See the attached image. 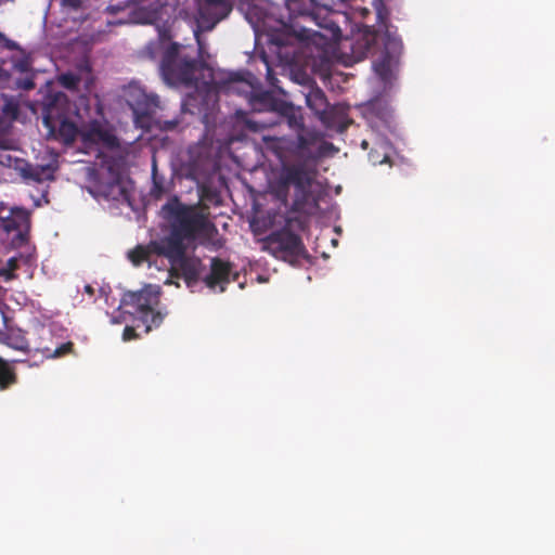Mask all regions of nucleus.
Returning a JSON list of instances; mask_svg holds the SVG:
<instances>
[{"label": "nucleus", "mask_w": 555, "mask_h": 555, "mask_svg": "<svg viewBox=\"0 0 555 555\" xmlns=\"http://www.w3.org/2000/svg\"><path fill=\"white\" fill-rule=\"evenodd\" d=\"M115 188L118 189L119 193L122 194L124 193V188L121 186L120 182L119 181H116V183L114 184Z\"/></svg>", "instance_id": "37"}, {"label": "nucleus", "mask_w": 555, "mask_h": 555, "mask_svg": "<svg viewBox=\"0 0 555 555\" xmlns=\"http://www.w3.org/2000/svg\"><path fill=\"white\" fill-rule=\"evenodd\" d=\"M74 344L72 341H67L62 344L60 347H57L52 353L50 352V349L46 348L43 352L47 354V357L50 358H60L63 356H66L73 351Z\"/></svg>", "instance_id": "25"}, {"label": "nucleus", "mask_w": 555, "mask_h": 555, "mask_svg": "<svg viewBox=\"0 0 555 555\" xmlns=\"http://www.w3.org/2000/svg\"><path fill=\"white\" fill-rule=\"evenodd\" d=\"M87 292H91V287L90 286H87Z\"/></svg>", "instance_id": "42"}, {"label": "nucleus", "mask_w": 555, "mask_h": 555, "mask_svg": "<svg viewBox=\"0 0 555 555\" xmlns=\"http://www.w3.org/2000/svg\"><path fill=\"white\" fill-rule=\"evenodd\" d=\"M302 83L307 89V91H302L307 106L323 120L328 108L324 91L307 75L304 77Z\"/></svg>", "instance_id": "14"}, {"label": "nucleus", "mask_w": 555, "mask_h": 555, "mask_svg": "<svg viewBox=\"0 0 555 555\" xmlns=\"http://www.w3.org/2000/svg\"><path fill=\"white\" fill-rule=\"evenodd\" d=\"M60 81L62 86L67 89H76L79 83V78L74 74H64L61 76Z\"/></svg>", "instance_id": "26"}, {"label": "nucleus", "mask_w": 555, "mask_h": 555, "mask_svg": "<svg viewBox=\"0 0 555 555\" xmlns=\"http://www.w3.org/2000/svg\"><path fill=\"white\" fill-rule=\"evenodd\" d=\"M232 11L230 0H203L198 14L207 28H212L220 21L225 18Z\"/></svg>", "instance_id": "13"}, {"label": "nucleus", "mask_w": 555, "mask_h": 555, "mask_svg": "<svg viewBox=\"0 0 555 555\" xmlns=\"http://www.w3.org/2000/svg\"><path fill=\"white\" fill-rule=\"evenodd\" d=\"M2 228L7 233L16 232L15 238L26 242L30 229V216L25 209H13L11 216L2 220Z\"/></svg>", "instance_id": "16"}, {"label": "nucleus", "mask_w": 555, "mask_h": 555, "mask_svg": "<svg viewBox=\"0 0 555 555\" xmlns=\"http://www.w3.org/2000/svg\"><path fill=\"white\" fill-rule=\"evenodd\" d=\"M70 103L65 94L59 93L44 106L42 121L49 133L64 144H72L81 130L68 116Z\"/></svg>", "instance_id": "5"}, {"label": "nucleus", "mask_w": 555, "mask_h": 555, "mask_svg": "<svg viewBox=\"0 0 555 555\" xmlns=\"http://www.w3.org/2000/svg\"><path fill=\"white\" fill-rule=\"evenodd\" d=\"M62 5L76 11L81 8L82 0H62Z\"/></svg>", "instance_id": "32"}, {"label": "nucleus", "mask_w": 555, "mask_h": 555, "mask_svg": "<svg viewBox=\"0 0 555 555\" xmlns=\"http://www.w3.org/2000/svg\"><path fill=\"white\" fill-rule=\"evenodd\" d=\"M276 116L279 119L271 121L248 119L246 121V127L251 131H258L260 129L278 125L281 122V119H285L291 128L298 132L306 131L302 116L292 104L283 102Z\"/></svg>", "instance_id": "12"}, {"label": "nucleus", "mask_w": 555, "mask_h": 555, "mask_svg": "<svg viewBox=\"0 0 555 555\" xmlns=\"http://www.w3.org/2000/svg\"><path fill=\"white\" fill-rule=\"evenodd\" d=\"M387 160H388V156H387V155H385V156H384V158H383L382 160H379L378 163H379V164H384V163H386Z\"/></svg>", "instance_id": "38"}, {"label": "nucleus", "mask_w": 555, "mask_h": 555, "mask_svg": "<svg viewBox=\"0 0 555 555\" xmlns=\"http://www.w3.org/2000/svg\"><path fill=\"white\" fill-rule=\"evenodd\" d=\"M370 157H371V159H372L373 164H376V163H377V160H376V159H374V157H373V155H372V154H370Z\"/></svg>", "instance_id": "40"}, {"label": "nucleus", "mask_w": 555, "mask_h": 555, "mask_svg": "<svg viewBox=\"0 0 555 555\" xmlns=\"http://www.w3.org/2000/svg\"><path fill=\"white\" fill-rule=\"evenodd\" d=\"M4 344L10 348L23 352L29 351V344L26 337L22 333L8 334Z\"/></svg>", "instance_id": "24"}, {"label": "nucleus", "mask_w": 555, "mask_h": 555, "mask_svg": "<svg viewBox=\"0 0 555 555\" xmlns=\"http://www.w3.org/2000/svg\"><path fill=\"white\" fill-rule=\"evenodd\" d=\"M122 306H131L139 314V320L144 324V332L147 334L153 328H158L163 323L166 312L155 310L159 304V292L151 286L138 292H127L121 297Z\"/></svg>", "instance_id": "9"}, {"label": "nucleus", "mask_w": 555, "mask_h": 555, "mask_svg": "<svg viewBox=\"0 0 555 555\" xmlns=\"http://www.w3.org/2000/svg\"><path fill=\"white\" fill-rule=\"evenodd\" d=\"M81 137L85 142L100 144L106 149L119 146L117 137L99 120H91L88 126L81 129Z\"/></svg>", "instance_id": "15"}, {"label": "nucleus", "mask_w": 555, "mask_h": 555, "mask_svg": "<svg viewBox=\"0 0 555 555\" xmlns=\"http://www.w3.org/2000/svg\"><path fill=\"white\" fill-rule=\"evenodd\" d=\"M8 77L9 73L0 66V79H5Z\"/></svg>", "instance_id": "36"}, {"label": "nucleus", "mask_w": 555, "mask_h": 555, "mask_svg": "<svg viewBox=\"0 0 555 555\" xmlns=\"http://www.w3.org/2000/svg\"><path fill=\"white\" fill-rule=\"evenodd\" d=\"M325 3L319 4L315 0H288L287 9L289 12L288 22H282V28L288 36H293L301 41L311 39L312 33L305 25H301L299 20L305 22H313L320 27H328L325 18L320 21L321 13L326 11Z\"/></svg>", "instance_id": "6"}, {"label": "nucleus", "mask_w": 555, "mask_h": 555, "mask_svg": "<svg viewBox=\"0 0 555 555\" xmlns=\"http://www.w3.org/2000/svg\"><path fill=\"white\" fill-rule=\"evenodd\" d=\"M1 98L3 100V105L1 107L3 116L10 120L17 119L20 114V105L17 100L4 93L1 94Z\"/></svg>", "instance_id": "22"}, {"label": "nucleus", "mask_w": 555, "mask_h": 555, "mask_svg": "<svg viewBox=\"0 0 555 555\" xmlns=\"http://www.w3.org/2000/svg\"><path fill=\"white\" fill-rule=\"evenodd\" d=\"M16 362L0 357V391H5L17 384L18 375L14 365Z\"/></svg>", "instance_id": "20"}, {"label": "nucleus", "mask_w": 555, "mask_h": 555, "mask_svg": "<svg viewBox=\"0 0 555 555\" xmlns=\"http://www.w3.org/2000/svg\"><path fill=\"white\" fill-rule=\"evenodd\" d=\"M138 337H139V335L135 332V328L133 326L127 325L124 328V332H122V340L124 341H129V340H132V339H137Z\"/></svg>", "instance_id": "30"}, {"label": "nucleus", "mask_w": 555, "mask_h": 555, "mask_svg": "<svg viewBox=\"0 0 555 555\" xmlns=\"http://www.w3.org/2000/svg\"><path fill=\"white\" fill-rule=\"evenodd\" d=\"M113 322H115V323H119L120 321H119V320H117L116 318H114V319H113Z\"/></svg>", "instance_id": "41"}, {"label": "nucleus", "mask_w": 555, "mask_h": 555, "mask_svg": "<svg viewBox=\"0 0 555 555\" xmlns=\"http://www.w3.org/2000/svg\"><path fill=\"white\" fill-rule=\"evenodd\" d=\"M188 247H183V253L180 255L169 254L167 249H156L157 256L166 257L175 269L181 272L189 287L196 284L204 270L202 260L197 257L186 255Z\"/></svg>", "instance_id": "10"}, {"label": "nucleus", "mask_w": 555, "mask_h": 555, "mask_svg": "<svg viewBox=\"0 0 555 555\" xmlns=\"http://www.w3.org/2000/svg\"><path fill=\"white\" fill-rule=\"evenodd\" d=\"M157 242L158 241H152L147 246L138 245L128 253V258L134 266H140L144 261H150L151 255H157L156 250L152 247V245Z\"/></svg>", "instance_id": "21"}, {"label": "nucleus", "mask_w": 555, "mask_h": 555, "mask_svg": "<svg viewBox=\"0 0 555 555\" xmlns=\"http://www.w3.org/2000/svg\"><path fill=\"white\" fill-rule=\"evenodd\" d=\"M165 193V189L163 185V181L158 179L156 171L153 172V188L151 190V194L155 198H159Z\"/></svg>", "instance_id": "29"}, {"label": "nucleus", "mask_w": 555, "mask_h": 555, "mask_svg": "<svg viewBox=\"0 0 555 555\" xmlns=\"http://www.w3.org/2000/svg\"><path fill=\"white\" fill-rule=\"evenodd\" d=\"M232 267L228 261H224L218 257H214L210 263V272L204 278V283L210 289H215L217 286L220 287V292L225 291V285L230 283V274Z\"/></svg>", "instance_id": "17"}, {"label": "nucleus", "mask_w": 555, "mask_h": 555, "mask_svg": "<svg viewBox=\"0 0 555 555\" xmlns=\"http://www.w3.org/2000/svg\"><path fill=\"white\" fill-rule=\"evenodd\" d=\"M159 106V98L156 94H142V101L138 102L137 113L142 115H150L154 109Z\"/></svg>", "instance_id": "23"}, {"label": "nucleus", "mask_w": 555, "mask_h": 555, "mask_svg": "<svg viewBox=\"0 0 555 555\" xmlns=\"http://www.w3.org/2000/svg\"><path fill=\"white\" fill-rule=\"evenodd\" d=\"M281 162V169L278 178V186L280 192L285 194L289 186L295 188V197L293 209L301 211L311 197V185L313 182V172L308 169V165L294 160L289 162L285 153L279 151L275 153Z\"/></svg>", "instance_id": "3"}, {"label": "nucleus", "mask_w": 555, "mask_h": 555, "mask_svg": "<svg viewBox=\"0 0 555 555\" xmlns=\"http://www.w3.org/2000/svg\"><path fill=\"white\" fill-rule=\"evenodd\" d=\"M0 42H2L3 47L9 50H15L18 47L15 41L7 38V36L1 31H0Z\"/></svg>", "instance_id": "31"}, {"label": "nucleus", "mask_w": 555, "mask_h": 555, "mask_svg": "<svg viewBox=\"0 0 555 555\" xmlns=\"http://www.w3.org/2000/svg\"><path fill=\"white\" fill-rule=\"evenodd\" d=\"M158 38L156 41L150 42L146 47V52L149 53L151 59H155L158 52H162V56L164 55L165 50L171 41L172 35L171 29L167 24L157 26Z\"/></svg>", "instance_id": "19"}, {"label": "nucleus", "mask_w": 555, "mask_h": 555, "mask_svg": "<svg viewBox=\"0 0 555 555\" xmlns=\"http://www.w3.org/2000/svg\"><path fill=\"white\" fill-rule=\"evenodd\" d=\"M0 165L13 168L25 181L42 182L48 171L47 167L33 166L27 160L14 157L0 147Z\"/></svg>", "instance_id": "11"}, {"label": "nucleus", "mask_w": 555, "mask_h": 555, "mask_svg": "<svg viewBox=\"0 0 555 555\" xmlns=\"http://www.w3.org/2000/svg\"><path fill=\"white\" fill-rule=\"evenodd\" d=\"M7 267L10 271H15L18 269V260L16 258H10L7 262Z\"/></svg>", "instance_id": "34"}, {"label": "nucleus", "mask_w": 555, "mask_h": 555, "mask_svg": "<svg viewBox=\"0 0 555 555\" xmlns=\"http://www.w3.org/2000/svg\"><path fill=\"white\" fill-rule=\"evenodd\" d=\"M163 217L169 222V234L154 243L156 249H167L169 254L180 255L183 247L197 238H210L217 231L215 224L195 207L188 206L177 196L170 198L162 207Z\"/></svg>", "instance_id": "2"}, {"label": "nucleus", "mask_w": 555, "mask_h": 555, "mask_svg": "<svg viewBox=\"0 0 555 555\" xmlns=\"http://www.w3.org/2000/svg\"><path fill=\"white\" fill-rule=\"evenodd\" d=\"M179 43H170L162 56L159 69L164 80L172 86H194L197 82L196 74L207 68L204 62L195 59L179 57Z\"/></svg>", "instance_id": "4"}, {"label": "nucleus", "mask_w": 555, "mask_h": 555, "mask_svg": "<svg viewBox=\"0 0 555 555\" xmlns=\"http://www.w3.org/2000/svg\"><path fill=\"white\" fill-rule=\"evenodd\" d=\"M361 145H362V147H363L364 150H366V149H367L369 143H367L366 141H363Z\"/></svg>", "instance_id": "39"}, {"label": "nucleus", "mask_w": 555, "mask_h": 555, "mask_svg": "<svg viewBox=\"0 0 555 555\" xmlns=\"http://www.w3.org/2000/svg\"><path fill=\"white\" fill-rule=\"evenodd\" d=\"M271 41L278 46H286L288 41L286 39L280 38L279 36H272Z\"/></svg>", "instance_id": "35"}, {"label": "nucleus", "mask_w": 555, "mask_h": 555, "mask_svg": "<svg viewBox=\"0 0 555 555\" xmlns=\"http://www.w3.org/2000/svg\"><path fill=\"white\" fill-rule=\"evenodd\" d=\"M388 13L386 10L377 11V25L365 26L356 39L352 50L361 56L375 54L378 56L373 62V68L385 86L391 85L399 69L400 57L403 53L401 38L391 33L387 24Z\"/></svg>", "instance_id": "1"}, {"label": "nucleus", "mask_w": 555, "mask_h": 555, "mask_svg": "<svg viewBox=\"0 0 555 555\" xmlns=\"http://www.w3.org/2000/svg\"><path fill=\"white\" fill-rule=\"evenodd\" d=\"M16 88L22 90H33L35 88L34 75L27 74L26 77L20 78L15 81Z\"/></svg>", "instance_id": "28"}, {"label": "nucleus", "mask_w": 555, "mask_h": 555, "mask_svg": "<svg viewBox=\"0 0 555 555\" xmlns=\"http://www.w3.org/2000/svg\"><path fill=\"white\" fill-rule=\"evenodd\" d=\"M284 101L276 99L271 92L262 91L251 95L249 104L257 113L270 112L278 115Z\"/></svg>", "instance_id": "18"}, {"label": "nucleus", "mask_w": 555, "mask_h": 555, "mask_svg": "<svg viewBox=\"0 0 555 555\" xmlns=\"http://www.w3.org/2000/svg\"><path fill=\"white\" fill-rule=\"evenodd\" d=\"M15 70L22 74H31V63L27 57H21L13 64Z\"/></svg>", "instance_id": "27"}, {"label": "nucleus", "mask_w": 555, "mask_h": 555, "mask_svg": "<svg viewBox=\"0 0 555 555\" xmlns=\"http://www.w3.org/2000/svg\"><path fill=\"white\" fill-rule=\"evenodd\" d=\"M179 125V120L172 119V120H164L162 125V129L171 131L176 129V127Z\"/></svg>", "instance_id": "33"}, {"label": "nucleus", "mask_w": 555, "mask_h": 555, "mask_svg": "<svg viewBox=\"0 0 555 555\" xmlns=\"http://www.w3.org/2000/svg\"><path fill=\"white\" fill-rule=\"evenodd\" d=\"M321 140L317 131L306 130L298 132L296 141L288 142L280 138L263 137L267 147L274 153L281 151L288 158L306 164H314L322 155L321 151H317L315 146Z\"/></svg>", "instance_id": "7"}, {"label": "nucleus", "mask_w": 555, "mask_h": 555, "mask_svg": "<svg viewBox=\"0 0 555 555\" xmlns=\"http://www.w3.org/2000/svg\"><path fill=\"white\" fill-rule=\"evenodd\" d=\"M289 225L291 220H287L282 229L266 236L262 240V249L276 259L294 263L307 255V249L300 235L294 233Z\"/></svg>", "instance_id": "8"}]
</instances>
